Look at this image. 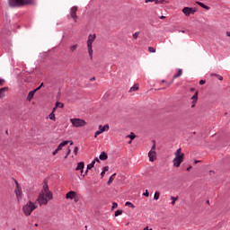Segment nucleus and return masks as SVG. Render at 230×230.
<instances>
[{
    "label": "nucleus",
    "instance_id": "f257e3e1",
    "mask_svg": "<svg viewBox=\"0 0 230 230\" xmlns=\"http://www.w3.org/2000/svg\"><path fill=\"white\" fill-rule=\"evenodd\" d=\"M53 199V193L49 191L48 182L44 181L43 190L40 192L35 202H49Z\"/></svg>",
    "mask_w": 230,
    "mask_h": 230
},
{
    "label": "nucleus",
    "instance_id": "f03ea898",
    "mask_svg": "<svg viewBox=\"0 0 230 230\" xmlns=\"http://www.w3.org/2000/svg\"><path fill=\"white\" fill-rule=\"evenodd\" d=\"M9 5L12 8H15L17 6H28V5H35V0H9Z\"/></svg>",
    "mask_w": 230,
    "mask_h": 230
},
{
    "label": "nucleus",
    "instance_id": "7ed1b4c3",
    "mask_svg": "<svg viewBox=\"0 0 230 230\" xmlns=\"http://www.w3.org/2000/svg\"><path fill=\"white\" fill-rule=\"evenodd\" d=\"M34 209H37V206H35L33 202H29L22 207L23 215H25V217H30Z\"/></svg>",
    "mask_w": 230,
    "mask_h": 230
},
{
    "label": "nucleus",
    "instance_id": "20e7f679",
    "mask_svg": "<svg viewBox=\"0 0 230 230\" xmlns=\"http://www.w3.org/2000/svg\"><path fill=\"white\" fill-rule=\"evenodd\" d=\"M96 40V34H90L87 40L88 55L93 59V41Z\"/></svg>",
    "mask_w": 230,
    "mask_h": 230
},
{
    "label": "nucleus",
    "instance_id": "39448f33",
    "mask_svg": "<svg viewBox=\"0 0 230 230\" xmlns=\"http://www.w3.org/2000/svg\"><path fill=\"white\" fill-rule=\"evenodd\" d=\"M70 123H72L73 127H75V128H79L80 127H85V125H87L85 119L78 118L70 119Z\"/></svg>",
    "mask_w": 230,
    "mask_h": 230
},
{
    "label": "nucleus",
    "instance_id": "423d86ee",
    "mask_svg": "<svg viewBox=\"0 0 230 230\" xmlns=\"http://www.w3.org/2000/svg\"><path fill=\"white\" fill-rule=\"evenodd\" d=\"M66 199H69L70 200H74V202H80L82 198L78 194V192L75 190H70L66 194Z\"/></svg>",
    "mask_w": 230,
    "mask_h": 230
},
{
    "label": "nucleus",
    "instance_id": "0eeeda50",
    "mask_svg": "<svg viewBox=\"0 0 230 230\" xmlns=\"http://www.w3.org/2000/svg\"><path fill=\"white\" fill-rule=\"evenodd\" d=\"M13 181H14V184H15L14 193H15L16 199L17 200H21V199H22V188L21 187V184L19 183V181L15 180V178H13Z\"/></svg>",
    "mask_w": 230,
    "mask_h": 230
},
{
    "label": "nucleus",
    "instance_id": "6e6552de",
    "mask_svg": "<svg viewBox=\"0 0 230 230\" xmlns=\"http://www.w3.org/2000/svg\"><path fill=\"white\" fill-rule=\"evenodd\" d=\"M1 33L4 35V37H10V35H12V23H10V22L4 24Z\"/></svg>",
    "mask_w": 230,
    "mask_h": 230
},
{
    "label": "nucleus",
    "instance_id": "1a4fd4ad",
    "mask_svg": "<svg viewBox=\"0 0 230 230\" xmlns=\"http://www.w3.org/2000/svg\"><path fill=\"white\" fill-rule=\"evenodd\" d=\"M76 12H78L77 6H73L70 8V15L67 16V18L73 19L75 22H78V15H76Z\"/></svg>",
    "mask_w": 230,
    "mask_h": 230
},
{
    "label": "nucleus",
    "instance_id": "9d476101",
    "mask_svg": "<svg viewBox=\"0 0 230 230\" xmlns=\"http://www.w3.org/2000/svg\"><path fill=\"white\" fill-rule=\"evenodd\" d=\"M181 12L184 13L185 17H190V15H195L197 9L186 6L181 10Z\"/></svg>",
    "mask_w": 230,
    "mask_h": 230
},
{
    "label": "nucleus",
    "instance_id": "9b49d317",
    "mask_svg": "<svg viewBox=\"0 0 230 230\" xmlns=\"http://www.w3.org/2000/svg\"><path fill=\"white\" fill-rule=\"evenodd\" d=\"M148 157H149L150 163H154V161L157 159V153L155 151L150 150L148 152Z\"/></svg>",
    "mask_w": 230,
    "mask_h": 230
},
{
    "label": "nucleus",
    "instance_id": "f8f14e48",
    "mask_svg": "<svg viewBox=\"0 0 230 230\" xmlns=\"http://www.w3.org/2000/svg\"><path fill=\"white\" fill-rule=\"evenodd\" d=\"M176 159H181L182 161H184V154L182 153V149L181 148H178L175 152V157Z\"/></svg>",
    "mask_w": 230,
    "mask_h": 230
},
{
    "label": "nucleus",
    "instance_id": "ddd939ff",
    "mask_svg": "<svg viewBox=\"0 0 230 230\" xmlns=\"http://www.w3.org/2000/svg\"><path fill=\"white\" fill-rule=\"evenodd\" d=\"M35 93H37V90H31L28 93L27 95V102H31L35 96Z\"/></svg>",
    "mask_w": 230,
    "mask_h": 230
},
{
    "label": "nucleus",
    "instance_id": "4468645a",
    "mask_svg": "<svg viewBox=\"0 0 230 230\" xmlns=\"http://www.w3.org/2000/svg\"><path fill=\"white\" fill-rule=\"evenodd\" d=\"M99 159L100 161H107V159H109V155L107 154V152L102 151L99 155Z\"/></svg>",
    "mask_w": 230,
    "mask_h": 230
},
{
    "label": "nucleus",
    "instance_id": "2eb2a0df",
    "mask_svg": "<svg viewBox=\"0 0 230 230\" xmlns=\"http://www.w3.org/2000/svg\"><path fill=\"white\" fill-rule=\"evenodd\" d=\"M183 161H184V160H181V158H174V159L172 160L174 168H179V166H181V164Z\"/></svg>",
    "mask_w": 230,
    "mask_h": 230
},
{
    "label": "nucleus",
    "instance_id": "dca6fc26",
    "mask_svg": "<svg viewBox=\"0 0 230 230\" xmlns=\"http://www.w3.org/2000/svg\"><path fill=\"white\" fill-rule=\"evenodd\" d=\"M67 145H69V141L68 140H63L57 147V149L60 152V150H62V148H64V146H67Z\"/></svg>",
    "mask_w": 230,
    "mask_h": 230
},
{
    "label": "nucleus",
    "instance_id": "f3484780",
    "mask_svg": "<svg viewBox=\"0 0 230 230\" xmlns=\"http://www.w3.org/2000/svg\"><path fill=\"white\" fill-rule=\"evenodd\" d=\"M109 128H110L109 124H105L104 126H102V125L99 126V130H101L102 134L103 132H109Z\"/></svg>",
    "mask_w": 230,
    "mask_h": 230
},
{
    "label": "nucleus",
    "instance_id": "a211bd4d",
    "mask_svg": "<svg viewBox=\"0 0 230 230\" xmlns=\"http://www.w3.org/2000/svg\"><path fill=\"white\" fill-rule=\"evenodd\" d=\"M84 168H85V163L84 162H79L77 164V166L75 167V172H78L80 170H84Z\"/></svg>",
    "mask_w": 230,
    "mask_h": 230
},
{
    "label": "nucleus",
    "instance_id": "6ab92c4d",
    "mask_svg": "<svg viewBox=\"0 0 230 230\" xmlns=\"http://www.w3.org/2000/svg\"><path fill=\"white\" fill-rule=\"evenodd\" d=\"M197 4H198V6H200V8H203L204 10H211V7H209V5H206L202 2L198 1Z\"/></svg>",
    "mask_w": 230,
    "mask_h": 230
},
{
    "label": "nucleus",
    "instance_id": "aec40b11",
    "mask_svg": "<svg viewBox=\"0 0 230 230\" xmlns=\"http://www.w3.org/2000/svg\"><path fill=\"white\" fill-rule=\"evenodd\" d=\"M181 76H182V69L177 68V73L172 76V78L175 80V78H181Z\"/></svg>",
    "mask_w": 230,
    "mask_h": 230
},
{
    "label": "nucleus",
    "instance_id": "412c9836",
    "mask_svg": "<svg viewBox=\"0 0 230 230\" xmlns=\"http://www.w3.org/2000/svg\"><path fill=\"white\" fill-rule=\"evenodd\" d=\"M190 100H192L194 103H197V102L199 101V91L195 92Z\"/></svg>",
    "mask_w": 230,
    "mask_h": 230
},
{
    "label": "nucleus",
    "instance_id": "4be33fe9",
    "mask_svg": "<svg viewBox=\"0 0 230 230\" xmlns=\"http://www.w3.org/2000/svg\"><path fill=\"white\" fill-rule=\"evenodd\" d=\"M9 87L8 86H4L2 88H0V98L1 96H4V93H6V91H9Z\"/></svg>",
    "mask_w": 230,
    "mask_h": 230
},
{
    "label": "nucleus",
    "instance_id": "5701e85b",
    "mask_svg": "<svg viewBox=\"0 0 230 230\" xmlns=\"http://www.w3.org/2000/svg\"><path fill=\"white\" fill-rule=\"evenodd\" d=\"M136 91H139V84H135L133 86L130 87L129 93H134Z\"/></svg>",
    "mask_w": 230,
    "mask_h": 230
},
{
    "label": "nucleus",
    "instance_id": "b1692460",
    "mask_svg": "<svg viewBox=\"0 0 230 230\" xmlns=\"http://www.w3.org/2000/svg\"><path fill=\"white\" fill-rule=\"evenodd\" d=\"M55 106H56V108H58V109H64V103L61 102H58V101H57V102H55Z\"/></svg>",
    "mask_w": 230,
    "mask_h": 230
},
{
    "label": "nucleus",
    "instance_id": "393cba45",
    "mask_svg": "<svg viewBox=\"0 0 230 230\" xmlns=\"http://www.w3.org/2000/svg\"><path fill=\"white\" fill-rule=\"evenodd\" d=\"M114 175H116V173H113L110 178H109V180H108V181H107V185L108 186H111V184H112V182H113V181H114Z\"/></svg>",
    "mask_w": 230,
    "mask_h": 230
},
{
    "label": "nucleus",
    "instance_id": "a878e982",
    "mask_svg": "<svg viewBox=\"0 0 230 230\" xmlns=\"http://www.w3.org/2000/svg\"><path fill=\"white\" fill-rule=\"evenodd\" d=\"M49 119L51 121H57V117L55 116V114H54L53 112H50V113H49Z\"/></svg>",
    "mask_w": 230,
    "mask_h": 230
},
{
    "label": "nucleus",
    "instance_id": "bb28decb",
    "mask_svg": "<svg viewBox=\"0 0 230 230\" xmlns=\"http://www.w3.org/2000/svg\"><path fill=\"white\" fill-rule=\"evenodd\" d=\"M126 137H128L131 141H134V139H136V134L131 132L129 135L126 136Z\"/></svg>",
    "mask_w": 230,
    "mask_h": 230
},
{
    "label": "nucleus",
    "instance_id": "cd10ccee",
    "mask_svg": "<svg viewBox=\"0 0 230 230\" xmlns=\"http://www.w3.org/2000/svg\"><path fill=\"white\" fill-rule=\"evenodd\" d=\"M159 197H161V193L159 191H155L154 195V200H159Z\"/></svg>",
    "mask_w": 230,
    "mask_h": 230
},
{
    "label": "nucleus",
    "instance_id": "c85d7f7f",
    "mask_svg": "<svg viewBox=\"0 0 230 230\" xmlns=\"http://www.w3.org/2000/svg\"><path fill=\"white\" fill-rule=\"evenodd\" d=\"M211 76H216V78H217V80H224V77L218 74H211Z\"/></svg>",
    "mask_w": 230,
    "mask_h": 230
},
{
    "label": "nucleus",
    "instance_id": "c756f323",
    "mask_svg": "<svg viewBox=\"0 0 230 230\" xmlns=\"http://www.w3.org/2000/svg\"><path fill=\"white\" fill-rule=\"evenodd\" d=\"M42 87H44V83L43 82L40 83V84L38 87H36L34 89V91H36V93H37L38 91H40L42 89Z\"/></svg>",
    "mask_w": 230,
    "mask_h": 230
},
{
    "label": "nucleus",
    "instance_id": "7c9ffc66",
    "mask_svg": "<svg viewBox=\"0 0 230 230\" xmlns=\"http://www.w3.org/2000/svg\"><path fill=\"white\" fill-rule=\"evenodd\" d=\"M172 202H177L179 200V197L171 196Z\"/></svg>",
    "mask_w": 230,
    "mask_h": 230
},
{
    "label": "nucleus",
    "instance_id": "2f4dec72",
    "mask_svg": "<svg viewBox=\"0 0 230 230\" xmlns=\"http://www.w3.org/2000/svg\"><path fill=\"white\" fill-rule=\"evenodd\" d=\"M149 53H155V49L154 47H148Z\"/></svg>",
    "mask_w": 230,
    "mask_h": 230
},
{
    "label": "nucleus",
    "instance_id": "473e14b6",
    "mask_svg": "<svg viewBox=\"0 0 230 230\" xmlns=\"http://www.w3.org/2000/svg\"><path fill=\"white\" fill-rule=\"evenodd\" d=\"M123 211L122 210H116L115 211V217H119V215H122Z\"/></svg>",
    "mask_w": 230,
    "mask_h": 230
},
{
    "label": "nucleus",
    "instance_id": "72a5a7b5",
    "mask_svg": "<svg viewBox=\"0 0 230 230\" xmlns=\"http://www.w3.org/2000/svg\"><path fill=\"white\" fill-rule=\"evenodd\" d=\"M125 206H127L128 208H134V204H132L131 202H126Z\"/></svg>",
    "mask_w": 230,
    "mask_h": 230
},
{
    "label": "nucleus",
    "instance_id": "f704fd0d",
    "mask_svg": "<svg viewBox=\"0 0 230 230\" xmlns=\"http://www.w3.org/2000/svg\"><path fill=\"white\" fill-rule=\"evenodd\" d=\"M144 197H150V192H148V190H146L145 192H143Z\"/></svg>",
    "mask_w": 230,
    "mask_h": 230
},
{
    "label": "nucleus",
    "instance_id": "c9c22d12",
    "mask_svg": "<svg viewBox=\"0 0 230 230\" xmlns=\"http://www.w3.org/2000/svg\"><path fill=\"white\" fill-rule=\"evenodd\" d=\"M100 134H102V131L100 129H98L95 133H94V137H98V136H100Z\"/></svg>",
    "mask_w": 230,
    "mask_h": 230
},
{
    "label": "nucleus",
    "instance_id": "e433bc0d",
    "mask_svg": "<svg viewBox=\"0 0 230 230\" xmlns=\"http://www.w3.org/2000/svg\"><path fill=\"white\" fill-rule=\"evenodd\" d=\"M78 150H79L78 146H75V148H74L75 155H78Z\"/></svg>",
    "mask_w": 230,
    "mask_h": 230
},
{
    "label": "nucleus",
    "instance_id": "4c0bfd02",
    "mask_svg": "<svg viewBox=\"0 0 230 230\" xmlns=\"http://www.w3.org/2000/svg\"><path fill=\"white\" fill-rule=\"evenodd\" d=\"M77 49H78V45H73L70 49L72 51H76Z\"/></svg>",
    "mask_w": 230,
    "mask_h": 230
},
{
    "label": "nucleus",
    "instance_id": "58836bf2",
    "mask_svg": "<svg viewBox=\"0 0 230 230\" xmlns=\"http://www.w3.org/2000/svg\"><path fill=\"white\" fill-rule=\"evenodd\" d=\"M6 81H4V79H3V78H1L0 77V87H3V85H4V83H5Z\"/></svg>",
    "mask_w": 230,
    "mask_h": 230
},
{
    "label": "nucleus",
    "instance_id": "ea45409f",
    "mask_svg": "<svg viewBox=\"0 0 230 230\" xmlns=\"http://www.w3.org/2000/svg\"><path fill=\"white\" fill-rule=\"evenodd\" d=\"M137 37H139V31H136L134 34H133V39H137Z\"/></svg>",
    "mask_w": 230,
    "mask_h": 230
},
{
    "label": "nucleus",
    "instance_id": "a19ab883",
    "mask_svg": "<svg viewBox=\"0 0 230 230\" xmlns=\"http://www.w3.org/2000/svg\"><path fill=\"white\" fill-rule=\"evenodd\" d=\"M164 0H156L155 4H164Z\"/></svg>",
    "mask_w": 230,
    "mask_h": 230
},
{
    "label": "nucleus",
    "instance_id": "79ce46f5",
    "mask_svg": "<svg viewBox=\"0 0 230 230\" xmlns=\"http://www.w3.org/2000/svg\"><path fill=\"white\" fill-rule=\"evenodd\" d=\"M93 168H94V167L91 164H87V166H86V169L87 170H92V172H93Z\"/></svg>",
    "mask_w": 230,
    "mask_h": 230
},
{
    "label": "nucleus",
    "instance_id": "37998d69",
    "mask_svg": "<svg viewBox=\"0 0 230 230\" xmlns=\"http://www.w3.org/2000/svg\"><path fill=\"white\" fill-rule=\"evenodd\" d=\"M156 1H157V0H145V3H146V4H148V3H155V4Z\"/></svg>",
    "mask_w": 230,
    "mask_h": 230
},
{
    "label": "nucleus",
    "instance_id": "c03bdc74",
    "mask_svg": "<svg viewBox=\"0 0 230 230\" xmlns=\"http://www.w3.org/2000/svg\"><path fill=\"white\" fill-rule=\"evenodd\" d=\"M206 84V80L201 79L199 80V85H204Z\"/></svg>",
    "mask_w": 230,
    "mask_h": 230
},
{
    "label": "nucleus",
    "instance_id": "a18cd8bd",
    "mask_svg": "<svg viewBox=\"0 0 230 230\" xmlns=\"http://www.w3.org/2000/svg\"><path fill=\"white\" fill-rule=\"evenodd\" d=\"M102 172H109V166H104L103 168H102Z\"/></svg>",
    "mask_w": 230,
    "mask_h": 230
},
{
    "label": "nucleus",
    "instance_id": "49530a36",
    "mask_svg": "<svg viewBox=\"0 0 230 230\" xmlns=\"http://www.w3.org/2000/svg\"><path fill=\"white\" fill-rule=\"evenodd\" d=\"M173 80H175V79H173V77H172V81L171 82H167L166 83V84H167V87H170V85H172V84H173Z\"/></svg>",
    "mask_w": 230,
    "mask_h": 230
},
{
    "label": "nucleus",
    "instance_id": "de8ad7c7",
    "mask_svg": "<svg viewBox=\"0 0 230 230\" xmlns=\"http://www.w3.org/2000/svg\"><path fill=\"white\" fill-rule=\"evenodd\" d=\"M116 208H118V203L114 202L111 207V209H116Z\"/></svg>",
    "mask_w": 230,
    "mask_h": 230
},
{
    "label": "nucleus",
    "instance_id": "09e8293b",
    "mask_svg": "<svg viewBox=\"0 0 230 230\" xmlns=\"http://www.w3.org/2000/svg\"><path fill=\"white\" fill-rule=\"evenodd\" d=\"M154 145L151 147V150L155 151V141L153 140Z\"/></svg>",
    "mask_w": 230,
    "mask_h": 230
},
{
    "label": "nucleus",
    "instance_id": "8fccbe9b",
    "mask_svg": "<svg viewBox=\"0 0 230 230\" xmlns=\"http://www.w3.org/2000/svg\"><path fill=\"white\" fill-rule=\"evenodd\" d=\"M58 150L56 148L53 152H52V155H57V154H58Z\"/></svg>",
    "mask_w": 230,
    "mask_h": 230
},
{
    "label": "nucleus",
    "instance_id": "3c124183",
    "mask_svg": "<svg viewBox=\"0 0 230 230\" xmlns=\"http://www.w3.org/2000/svg\"><path fill=\"white\" fill-rule=\"evenodd\" d=\"M87 173H89V170H85V172H84V173L83 174V179H84L85 178V175H87Z\"/></svg>",
    "mask_w": 230,
    "mask_h": 230
},
{
    "label": "nucleus",
    "instance_id": "603ef678",
    "mask_svg": "<svg viewBox=\"0 0 230 230\" xmlns=\"http://www.w3.org/2000/svg\"><path fill=\"white\" fill-rule=\"evenodd\" d=\"M58 108H57V106L55 105V107L52 109V111L51 112H53L54 114H55V112H57V110H58Z\"/></svg>",
    "mask_w": 230,
    "mask_h": 230
},
{
    "label": "nucleus",
    "instance_id": "864d4df0",
    "mask_svg": "<svg viewBox=\"0 0 230 230\" xmlns=\"http://www.w3.org/2000/svg\"><path fill=\"white\" fill-rule=\"evenodd\" d=\"M66 155H71V148H69V147L67 148Z\"/></svg>",
    "mask_w": 230,
    "mask_h": 230
},
{
    "label": "nucleus",
    "instance_id": "5fc2aeb1",
    "mask_svg": "<svg viewBox=\"0 0 230 230\" xmlns=\"http://www.w3.org/2000/svg\"><path fill=\"white\" fill-rule=\"evenodd\" d=\"M93 161H94L95 163H100V158L95 157V158L93 159Z\"/></svg>",
    "mask_w": 230,
    "mask_h": 230
},
{
    "label": "nucleus",
    "instance_id": "6e6d98bb",
    "mask_svg": "<svg viewBox=\"0 0 230 230\" xmlns=\"http://www.w3.org/2000/svg\"><path fill=\"white\" fill-rule=\"evenodd\" d=\"M80 171V173H81V177L82 179L84 178V169L83 170H79Z\"/></svg>",
    "mask_w": 230,
    "mask_h": 230
},
{
    "label": "nucleus",
    "instance_id": "4d7b16f0",
    "mask_svg": "<svg viewBox=\"0 0 230 230\" xmlns=\"http://www.w3.org/2000/svg\"><path fill=\"white\" fill-rule=\"evenodd\" d=\"M90 164H91L92 166H93V168H94V164H96V162L93 160Z\"/></svg>",
    "mask_w": 230,
    "mask_h": 230
},
{
    "label": "nucleus",
    "instance_id": "13d9d810",
    "mask_svg": "<svg viewBox=\"0 0 230 230\" xmlns=\"http://www.w3.org/2000/svg\"><path fill=\"white\" fill-rule=\"evenodd\" d=\"M67 141H68V143L70 144V146L75 145V142H73V140H67Z\"/></svg>",
    "mask_w": 230,
    "mask_h": 230
},
{
    "label": "nucleus",
    "instance_id": "bf43d9fd",
    "mask_svg": "<svg viewBox=\"0 0 230 230\" xmlns=\"http://www.w3.org/2000/svg\"><path fill=\"white\" fill-rule=\"evenodd\" d=\"M101 176H102V177H105V172H104V171H102Z\"/></svg>",
    "mask_w": 230,
    "mask_h": 230
},
{
    "label": "nucleus",
    "instance_id": "052dcab7",
    "mask_svg": "<svg viewBox=\"0 0 230 230\" xmlns=\"http://www.w3.org/2000/svg\"><path fill=\"white\" fill-rule=\"evenodd\" d=\"M191 168H193L191 165H189L188 167H187V172H190V170H191Z\"/></svg>",
    "mask_w": 230,
    "mask_h": 230
},
{
    "label": "nucleus",
    "instance_id": "680f3d73",
    "mask_svg": "<svg viewBox=\"0 0 230 230\" xmlns=\"http://www.w3.org/2000/svg\"><path fill=\"white\" fill-rule=\"evenodd\" d=\"M94 80H96V77H92V78H90V82H94Z\"/></svg>",
    "mask_w": 230,
    "mask_h": 230
},
{
    "label": "nucleus",
    "instance_id": "e2e57ef3",
    "mask_svg": "<svg viewBox=\"0 0 230 230\" xmlns=\"http://www.w3.org/2000/svg\"><path fill=\"white\" fill-rule=\"evenodd\" d=\"M195 105H197V102H194L192 101L191 108L195 107Z\"/></svg>",
    "mask_w": 230,
    "mask_h": 230
},
{
    "label": "nucleus",
    "instance_id": "0e129e2a",
    "mask_svg": "<svg viewBox=\"0 0 230 230\" xmlns=\"http://www.w3.org/2000/svg\"><path fill=\"white\" fill-rule=\"evenodd\" d=\"M190 93H193V92H195V88L190 87Z\"/></svg>",
    "mask_w": 230,
    "mask_h": 230
},
{
    "label": "nucleus",
    "instance_id": "69168bd1",
    "mask_svg": "<svg viewBox=\"0 0 230 230\" xmlns=\"http://www.w3.org/2000/svg\"><path fill=\"white\" fill-rule=\"evenodd\" d=\"M160 19H166V16H164V15H162V16H160Z\"/></svg>",
    "mask_w": 230,
    "mask_h": 230
},
{
    "label": "nucleus",
    "instance_id": "338daca9",
    "mask_svg": "<svg viewBox=\"0 0 230 230\" xmlns=\"http://www.w3.org/2000/svg\"><path fill=\"white\" fill-rule=\"evenodd\" d=\"M226 37H230V31H226Z\"/></svg>",
    "mask_w": 230,
    "mask_h": 230
},
{
    "label": "nucleus",
    "instance_id": "774afa93",
    "mask_svg": "<svg viewBox=\"0 0 230 230\" xmlns=\"http://www.w3.org/2000/svg\"><path fill=\"white\" fill-rule=\"evenodd\" d=\"M144 230H152V229H148V226L145 227Z\"/></svg>",
    "mask_w": 230,
    "mask_h": 230
}]
</instances>
